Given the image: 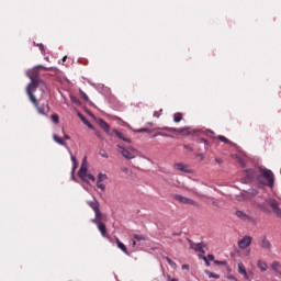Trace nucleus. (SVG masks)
<instances>
[{"instance_id":"864d4df0","label":"nucleus","mask_w":281,"mask_h":281,"mask_svg":"<svg viewBox=\"0 0 281 281\" xmlns=\"http://www.w3.org/2000/svg\"><path fill=\"white\" fill-rule=\"evenodd\" d=\"M154 117H159V114L157 112H155Z\"/></svg>"},{"instance_id":"c9c22d12","label":"nucleus","mask_w":281,"mask_h":281,"mask_svg":"<svg viewBox=\"0 0 281 281\" xmlns=\"http://www.w3.org/2000/svg\"><path fill=\"white\" fill-rule=\"evenodd\" d=\"M94 135L99 138V139H104V136H102V133L100 131H97L94 133Z\"/></svg>"},{"instance_id":"e433bc0d","label":"nucleus","mask_w":281,"mask_h":281,"mask_svg":"<svg viewBox=\"0 0 281 281\" xmlns=\"http://www.w3.org/2000/svg\"><path fill=\"white\" fill-rule=\"evenodd\" d=\"M166 260H167L168 265H170V267H175L176 263H175V261H172V259L166 257Z\"/></svg>"},{"instance_id":"20e7f679","label":"nucleus","mask_w":281,"mask_h":281,"mask_svg":"<svg viewBox=\"0 0 281 281\" xmlns=\"http://www.w3.org/2000/svg\"><path fill=\"white\" fill-rule=\"evenodd\" d=\"M116 148L125 159H135V157H137V149L133 147H127L126 149L125 147L117 145Z\"/></svg>"},{"instance_id":"f3484780","label":"nucleus","mask_w":281,"mask_h":281,"mask_svg":"<svg viewBox=\"0 0 281 281\" xmlns=\"http://www.w3.org/2000/svg\"><path fill=\"white\" fill-rule=\"evenodd\" d=\"M238 273L244 276L245 280H249V274H247V269L245 268V265L243 262L238 263Z\"/></svg>"},{"instance_id":"3c124183","label":"nucleus","mask_w":281,"mask_h":281,"mask_svg":"<svg viewBox=\"0 0 281 281\" xmlns=\"http://www.w3.org/2000/svg\"><path fill=\"white\" fill-rule=\"evenodd\" d=\"M182 269H187V271H188V270H190V266L183 265V266H182Z\"/></svg>"},{"instance_id":"de8ad7c7","label":"nucleus","mask_w":281,"mask_h":281,"mask_svg":"<svg viewBox=\"0 0 281 281\" xmlns=\"http://www.w3.org/2000/svg\"><path fill=\"white\" fill-rule=\"evenodd\" d=\"M158 135H161V137H170V135L165 134V133H158Z\"/></svg>"},{"instance_id":"a878e982","label":"nucleus","mask_w":281,"mask_h":281,"mask_svg":"<svg viewBox=\"0 0 281 281\" xmlns=\"http://www.w3.org/2000/svg\"><path fill=\"white\" fill-rule=\"evenodd\" d=\"M106 179H108L106 173H99L97 182L102 183V181H106Z\"/></svg>"},{"instance_id":"ea45409f","label":"nucleus","mask_w":281,"mask_h":281,"mask_svg":"<svg viewBox=\"0 0 281 281\" xmlns=\"http://www.w3.org/2000/svg\"><path fill=\"white\" fill-rule=\"evenodd\" d=\"M196 157H199L200 161H203V159H205V156L203 154H198Z\"/></svg>"},{"instance_id":"7ed1b4c3","label":"nucleus","mask_w":281,"mask_h":281,"mask_svg":"<svg viewBox=\"0 0 281 281\" xmlns=\"http://www.w3.org/2000/svg\"><path fill=\"white\" fill-rule=\"evenodd\" d=\"M162 131H167L168 133H187V135H201V131L192 130L190 127H162Z\"/></svg>"},{"instance_id":"a18cd8bd","label":"nucleus","mask_w":281,"mask_h":281,"mask_svg":"<svg viewBox=\"0 0 281 281\" xmlns=\"http://www.w3.org/2000/svg\"><path fill=\"white\" fill-rule=\"evenodd\" d=\"M167 281H179V279H175V278H171L170 276H168Z\"/></svg>"},{"instance_id":"6e6d98bb","label":"nucleus","mask_w":281,"mask_h":281,"mask_svg":"<svg viewBox=\"0 0 281 281\" xmlns=\"http://www.w3.org/2000/svg\"><path fill=\"white\" fill-rule=\"evenodd\" d=\"M209 133H211V135H214V132H213V131H209Z\"/></svg>"},{"instance_id":"72a5a7b5","label":"nucleus","mask_w":281,"mask_h":281,"mask_svg":"<svg viewBox=\"0 0 281 281\" xmlns=\"http://www.w3.org/2000/svg\"><path fill=\"white\" fill-rule=\"evenodd\" d=\"M99 155H101V157H104V159H109V154L104 150H100Z\"/></svg>"},{"instance_id":"aec40b11","label":"nucleus","mask_w":281,"mask_h":281,"mask_svg":"<svg viewBox=\"0 0 281 281\" xmlns=\"http://www.w3.org/2000/svg\"><path fill=\"white\" fill-rule=\"evenodd\" d=\"M116 245L119 249H121L122 252L126 254V256H130L128 250L126 249V245L122 243L120 239L116 238Z\"/></svg>"},{"instance_id":"c03bdc74","label":"nucleus","mask_w":281,"mask_h":281,"mask_svg":"<svg viewBox=\"0 0 281 281\" xmlns=\"http://www.w3.org/2000/svg\"><path fill=\"white\" fill-rule=\"evenodd\" d=\"M184 148H186V150H190L191 153H192V150H194V149H192V147H190V145H184Z\"/></svg>"},{"instance_id":"a19ab883","label":"nucleus","mask_w":281,"mask_h":281,"mask_svg":"<svg viewBox=\"0 0 281 281\" xmlns=\"http://www.w3.org/2000/svg\"><path fill=\"white\" fill-rule=\"evenodd\" d=\"M70 159H71L72 164H78V160L76 159V156L71 155Z\"/></svg>"},{"instance_id":"603ef678","label":"nucleus","mask_w":281,"mask_h":281,"mask_svg":"<svg viewBox=\"0 0 281 281\" xmlns=\"http://www.w3.org/2000/svg\"><path fill=\"white\" fill-rule=\"evenodd\" d=\"M139 133H148V130H146V128L140 130Z\"/></svg>"},{"instance_id":"c756f323","label":"nucleus","mask_w":281,"mask_h":281,"mask_svg":"<svg viewBox=\"0 0 281 281\" xmlns=\"http://www.w3.org/2000/svg\"><path fill=\"white\" fill-rule=\"evenodd\" d=\"M206 276H209V278H214L215 280H218V278H221L218 274L214 273V272H210V271H205Z\"/></svg>"},{"instance_id":"9d476101","label":"nucleus","mask_w":281,"mask_h":281,"mask_svg":"<svg viewBox=\"0 0 281 281\" xmlns=\"http://www.w3.org/2000/svg\"><path fill=\"white\" fill-rule=\"evenodd\" d=\"M259 246L261 247V249H266V251H271L272 245L267 236L260 237Z\"/></svg>"},{"instance_id":"473e14b6","label":"nucleus","mask_w":281,"mask_h":281,"mask_svg":"<svg viewBox=\"0 0 281 281\" xmlns=\"http://www.w3.org/2000/svg\"><path fill=\"white\" fill-rule=\"evenodd\" d=\"M247 175H248V179L251 180L256 177V175L254 173V171L251 169H248L247 171Z\"/></svg>"},{"instance_id":"2eb2a0df","label":"nucleus","mask_w":281,"mask_h":281,"mask_svg":"<svg viewBox=\"0 0 281 281\" xmlns=\"http://www.w3.org/2000/svg\"><path fill=\"white\" fill-rule=\"evenodd\" d=\"M190 249H193V251H200L201 254H205V250H203V243L194 244V241L189 240Z\"/></svg>"},{"instance_id":"2f4dec72","label":"nucleus","mask_w":281,"mask_h":281,"mask_svg":"<svg viewBox=\"0 0 281 281\" xmlns=\"http://www.w3.org/2000/svg\"><path fill=\"white\" fill-rule=\"evenodd\" d=\"M97 188H99V190H102V192H104L106 190V184L102 182H97Z\"/></svg>"},{"instance_id":"b1692460","label":"nucleus","mask_w":281,"mask_h":281,"mask_svg":"<svg viewBox=\"0 0 281 281\" xmlns=\"http://www.w3.org/2000/svg\"><path fill=\"white\" fill-rule=\"evenodd\" d=\"M181 120H183V113L177 112L173 114V122H176V124H179V122H181Z\"/></svg>"},{"instance_id":"4c0bfd02","label":"nucleus","mask_w":281,"mask_h":281,"mask_svg":"<svg viewBox=\"0 0 281 281\" xmlns=\"http://www.w3.org/2000/svg\"><path fill=\"white\" fill-rule=\"evenodd\" d=\"M79 117L81 120V122H83V124L88 123L89 121L87 120V117H85V115L79 114Z\"/></svg>"},{"instance_id":"5701e85b","label":"nucleus","mask_w":281,"mask_h":281,"mask_svg":"<svg viewBox=\"0 0 281 281\" xmlns=\"http://www.w3.org/2000/svg\"><path fill=\"white\" fill-rule=\"evenodd\" d=\"M257 267H258V269H260V271H267V269H268L267 262H265L262 260L257 261Z\"/></svg>"},{"instance_id":"37998d69","label":"nucleus","mask_w":281,"mask_h":281,"mask_svg":"<svg viewBox=\"0 0 281 281\" xmlns=\"http://www.w3.org/2000/svg\"><path fill=\"white\" fill-rule=\"evenodd\" d=\"M132 247H133V248L137 247V240L132 239Z\"/></svg>"},{"instance_id":"0eeeda50","label":"nucleus","mask_w":281,"mask_h":281,"mask_svg":"<svg viewBox=\"0 0 281 281\" xmlns=\"http://www.w3.org/2000/svg\"><path fill=\"white\" fill-rule=\"evenodd\" d=\"M261 175H262V178L268 181L269 188H272V186L274 183L273 171H271L269 169H263V170H261Z\"/></svg>"},{"instance_id":"423d86ee","label":"nucleus","mask_w":281,"mask_h":281,"mask_svg":"<svg viewBox=\"0 0 281 281\" xmlns=\"http://www.w3.org/2000/svg\"><path fill=\"white\" fill-rule=\"evenodd\" d=\"M266 203L270 205L271 210L273 211L274 214H277L278 218H281V209L280 204L278 203V200L269 199Z\"/></svg>"},{"instance_id":"58836bf2","label":"nucleus","mask_w":281,"mask_h":281,"mask_svg":"<svg viewBox=\"0 0 281 281\" xmlns=\"http://www.w3.org/2000/svg\"><path fill=\"white\" fill-rule=\"evenodd\" d=\"M86 126H88V128H91L92 131L94 130L93 124H91V122L89 121L86 123Z\"/></svg>"},{"instance_id":"39448f33","label":"nucleus","mask_w":281,"mask_h":281,"mask_svg":"<svg viewBox=\"0 0 281 281\" xmlns=\"http://www.w3.org/2000/svg\"><path fill=\"white\" fill-rule=\"evenodd\" d=\"M89 165L87 162V157L83 158L81 167L78 171L79 179H82L87 183V172H88Z\"/></svg>"},{"instance_id":"f704fd0d","label":"nucleus","mask_w":281,"mask_h":281,"mask_svg":"<svg viewBox=\"0 0 281 281\" xmlns=\"http://www.w3.org/2000/svg\"><path fill=\"white\" fill-rule=\"evenodd\" d=\"M86 179H90V181H95V177L91 173H86Z\"/></svg>"},{"instance_id":"09e8293b","label":"nucleus","mask_w":281,"mask_h":281,"mask_svg":"<svg viewBox=\"0 0 281 281\" xmlns=\"http://www.w3.org/2000/svg\"><path fill=\"white\" fill-rule=\"evenodd\" d=\"M215 161H216V164H223V159H221V158H215Z\"/></svg>"},{"instance_id":"4468645a","label":"nucleus","mask_w":281,"mask_h":281,"mask_svg":"<svg viewBox=\"0 0 281 281\" xmlns=\"http://www.w3.org/2000/svg\"><path fill=\"white\" fill-rule=\"evenodd\" d=\"M98 124L100 126V128H102V131H104V133H106V135H111V125H109V123H106V121L100 119L98 121Z\"/></svg>"},{"instance_id":"f03ea898","label":"nucleus","mask_w":281,"mask_h":281,"mask_svg":"<svg viewBox=\"0 0 281 281\" xmlns=\"http://www.w3.org/2000/svg\"><path fill=\"white\" fill-rule=\"evenodd\" d=\"M38 69H44V71H52L54 67L47 68L43 65H38L32 68L31 70H27L26 76L27 78H30L31 82L26 87H29L30 89L34 87V83L37 82V80H41V72L38 71Z\"/></svg>"},{"instance_id":"f8f14e48","label":"nucleus","mask_w":281,"mask_h":281,"mask_svg":"<svg viewBox=\"0 0 281 281\" xmlns=\"http://www.w3.org/2000/svg\"><path fill=\"white\" fill-rule=\"evenodd\" d=\"M173 168L175 170H179V172H188V173L192 172V170L190 169V166L183 162H176L173 165Z\"/></svg>"},{"instance_id":"49530a36","label":"nucleus","mask_w":281,"mask_h":281,"mask_svg":"<svg viewBox=\"0 0 281 281\" xmlns=\"http://www.w3.org/2000/svg\"><path fill=\"white\" fill-rule=\"evenodd\" d=\"M38 47H40L41 52H45V46L43 44H40Z\"/></svg>"},{"instance_id":"f257e3e1","label":"nucleus","mask_w":281,"mask_h":281,"mask_svg":"<svg viewBox=\"0 0 281 281\" xmlns=\"http://www.w3.org/2000/svg\"><path fill=\"white\" fill-rule=\"evenodd\" d=\"M41 90L42 93H47V91H49V88L47 87V83H45V81H43V79H40L37 81H35L34 86L26 87V94L29 95V100L30 102H32L33 106L36 109L37 113L40 115H45L47 116V114L49 113V102L44 101L41 103V100L36 99V95H34V92H36V90Z\"/></svg>"},{"instance_id":"cd10ccee","label":"nucleus","mask_w":281,"mask_h":281,"mask_svg":"<svg viewBox=\"0 0 281 281\" xmlns=\"http://www.w3.org/2000/svg\"><path fill=\"white\" fill-rule=\"evenodd\" d=\"M79 93H80L81 100H83L85 102H89V95H87V93H85V91L79 90Z\"/></svg>"},{"instance_id":"79ce46f5","label":"nucleus","mask_w":281,"mask_h":281,"mask_svg":"<svg viewBox=\"0 0 281 281\" xmlns=\"http://www.w3.org/2000/svg\"><path fill=\"white\" fill-rule=\"evenodd\" d=\"M77 168H78V162H72V172H76Z\"/></svg>"},{"instance_id":"4be33fe9","label":"nucleus","mask_w":281,"mask_h":281,"mask_svg":"<svg viewBox=\"0 0 281 281\" xmlns=\"http://www.w3.org/2000/svg\"><path fill=\"white\" fill-rule=\"evenodd\" d=\"M53 139L56 142V144H59V146H67V143H65V140H63V138L58 137L56 134L53 135Z\"/></svg>"},{"instance_id":"393cba45","label":"nucleus","mask_w":281,"mask_h":281,"mask_svg":"<svg viewBox=\"0 0 281 281\" xmlns=\"http://www.w3.org/2000/svg\"><path fill=\"white\" fill-rule=\"evenodd\" d=\"M133 239H135L137 243H144V240H146V237H144L143 235L134 234Z\"/></svg>"},{"instance_id":"bb28decb","label":"nucleus","mask_w":281,"mask_h":281,"mask_svg":"<svg viewBox=\"0 0 281 281\" xmlns=\"http://www.w3.org/2000/svg\"><path fill=\"white\" fill-rule=\"evenodd\" d=\"M203 260L206 262V266L210 267V262L214 260V255H207V257H203Z\"/></svg>"},{"instance_id":"1a4fd4ad","label":"nucleus","mask_w":281,"mask_h":281,"mask_svg":"<svg viewBox=\"0 0 281 281\" xmlns=\"http://www.w3.org/2000/svg\"><path fill=\"white\" fill-rule=\"evenodd\" d=\"M173 199H176V201H179V203H183L184 205H196V201L190 198H186L183 195L176 194Z\"/></svg>"},{"instance_id":"412c9836","label":"nucleus","mask_w":281,"mask_h":281,"mask_svg":"<svg viewBox=\"0 0 281 281\" xmlns=\"http://www.w3.org/2000/svg\"><path fill=\"white\" fill-rule=\"evenodd\" d=\"M271 269H272L273 271H276L277 273H279V276H281V265H280L279 261H273V262L271 263Z\"/></svg>"},{"instance_id":"dca6fc26","label":"nucleus","mask_w":281,"mask_h":281,"mask_svg":"<svg viewBox=\"0 0 281 281\" xmlns=\"http://www.w3.org/2000/svg\"><path fill=\"white\" fill-rule=\"evenodd\" d=\"M94 225H97V227H98V229H99V232H100V234H101V236L103 238H108L109 237V235L106 234V224L105 223L99 222V223H97Z\"/></svg>"},{"instance_id":"8fccbe9b","label":"nucleus","mask_w":281,"mask_h":281,"mask_svg":"<svg viewBox=\"0 0 281 281\" xmlns=\"http://www.w3.org/2000/svg\"><path fill=\"white\" fill-rule=\"evenodd\" d=\"M64 139L69 140V139H71V137H69V135H67V134H64Z\"/></svg>"},{"instance_id":"c85d7f7f","label":"nucleus","mask_w":281,"mask_h":281,"mask_svg":"<svg viewBox=\"0 0 281 281\" xmlns=\"http://www.w3.org/2000/svg\"><path fill=\"white\" fill-rule=\"evenodd\" d=\"M50 120H52V122H54V124H59V122H60V117L58 116V114H53L50 116Z\"/></svg>"},{"instance_id":"ddd939ff","label":"nucleus","mask_w":281,"mask_h":281,"mask_svg":"<svg viewBox=\"0 0 281 281\" xmlns=\"http://www.w3.org/2000/svg\"><path fill=\"white\" fill-rule=\"evenodd\" d=\"M235 215L237 216V218H240V221H244L245 223H250V221H254L251 216L243 211H236Z\"/></svg>"},{"instance_id":"a211bd4d","label":"nucleus","mask_w":281,"mask_h":281,"mask_svg":"<svg viewBox=\"0 0 281 281\" xmlns=\"http://www.w3.org/2000/svg\"><path fill=\"white\" fill-rule=\"evenodd\" d=\"M88 205L91 207V210H93L94 213L100 211V202H98V200L88 201Z\"/></svg>"},{"instance_id":"6e6552de","label":"nucleus","mask_w":281,"mask_h":281,"mask_svg":"<svg viewBox=\"0 0 281 281\" xmlns=\"http://www.w3.org/2000/svg\"><path fill=\"white\" fill-rule=\"evenodd\" d=\"M254 238L249 235L244 236L239 241H238V247L239 249H247V247L251 246V241Z\"/></svg>"},{"instance_id":"7c9ffc66","label":"nucleus","mask_w":281,"mask_h":281,"mask_svg":"<svg viewBox=\"0 0 281 281\" xmlns=\"http://www.w3.org/2000/svg\"><path fill=\"white\" fill-rule=\"evenodd\" d=\"M217 139L220 142H224V144H231V142L227 139V137H225L223 135L217 136Z\"/></svg>"},{"instance_id":"6ab92c4d","label":"nucleus","mask_w":281,"mask_h":281,"mask_svg":"<svg viewBox=\"0 0 281 281\" xmlns=\"http://www.w3.org/2000/svg\"><path fill=\"white\" fill-rule=\"evenodd\" d=\"M91 223L93 224L102 223V211L99 210L94 212V218L91 220Z\"/></svg>"},{"instance_id":"9b49d317","label":"nucleus","mask_w":281,"mask_h":281,"mask_svg":"<svg viewBox=\"0 0 281 281\" xmlns=\"http://www.w3.org/2000/svg\"><path fill=\"white\" fill-rule=\"evenodd\" d=\"M117 137L127 144H131V138H127L123 133L119 132L117 130H111L110 137Z\"/></svg>"},{"instance_id":"5fc2aeb1","label":"nucleus","mask_w":281,"mask_h":281,"mask_svg":"<svg viewBox=\"0 0 281 281\" xmlns=\"http://www.w3.org/2000/svg\"><path fill=\"white\" fill-rule=\"evenodd\" d=\"M65 60H67V56H65V57L63 58V63H65Z\"/></svg>"},{"instance_id":"4d7b16f0","label":"nucleus","mask_w":281,"mask_h":281,"mask_svg":"<svg viewBox=\"0 0 281 281\" xmlns=\"http://www.w3.org/2000/svg\"><path fill=\"white\" fill-rule=\"evenodd\" d=\"M202 142H204V144H207V142L205 139H202Z\"/></svg>"}]
</instances>
